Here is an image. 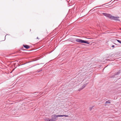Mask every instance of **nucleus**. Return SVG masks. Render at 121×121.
Here are the masks:
<instances>
[{"instance_id": "1", "label": "nucleus", "mask_w": 121, "mask_h": 121, "mask_svg": "<svg viewBox=\"0 0 121 121\" xmlns=\"http://www.w3.org/2000/svg\"><path fill=\"white\" fill-rule=\"evenodd\" d=\"M103 15L113 20L116 21H120L119 19V17H115L109 14H108L106 13H103Z\"/></svg>"}, {"instance_id": "2", "label": "nucleus", "mask_w": 121, "mask_h": 121, "mask_svg": "<svg viewBox=\"0 0 121 121\" xmlns=\"http://www.w3.org/2000/svg\"><path fill=\"white\" fill-rule=\"evenodd\" d=\"M76 41L78 42L81 43H84L87 44H89V43L88 42L83 40L82 39H77L76 40Z\"/></svg>"}, {"instance_id": "3", "label": "nucleus", "mask_w": 121, "mask_h": 121, "mask_svg": "<svg viewBox=\"0 0 121 121\" xmlns=\"http://www.w3.org/2000/svg\"><path fill=\"white\" fill-rule=\"evenodd\" d=\"M53 116L55 119L56 121V120L57 119V117H63L65 116L66 117H69V116L68 115H53Z\"/></svg>"}, {"instance_id": "4", "label": "nucleus", "mask_w": 121, "mask_h": 121, "mask_svg": "<svg viewBox=\"0 0 121 121\" xmlns=\"http://www.w3.org/2000/svg\"><path fill=\"white\" fill-rule=\"evenodd\" d=\"M120 73V72L119 71L117 72L112 77V78H116L117 77V76Z\"/></svg>"}, {"instance_id": "5", "label": "nucleus", "mask_w": 121, "mask_h": 121, "mask_svg": "<svg viewBox=\"0 0 121 121\" xmlns=\"http://www.w3.org/2000/svg\"><path fill=\"white\" fill-rule=\"evenodd\" d=\"M23 46L26 49H28L30 48V46L27 45H23Z\"/></svg>"}, {"instance_id": "6", "label": "nucleus", "mask_w": 121, "mask_h": 121, "mask_svg": "<svg viewBox=\"0 0 121 121\" xmlns=\"http://www.w3.org/2000/svg\"><path fill=\"white\" fill-rule=\"evenodd\" d=\"M44 120L45 121H52L51 119H49L48 118H46Z\"/></svg>"}, {"instance_id": "7", "label": "nucleus", "mask_w": 121, "mask_h": 121, "mask_svg": "<svg viewBox=\"0 0 121 121\" xmlns=\"http://www.w3.org/2000/svg\"><path fill=\"white\" fill-rule=\"evenodd\" d=\"M88 84V83H86L85 84H84L82 86V87L83 89Z\"/></svg>"}, {"instance_id": "8", "label": "nucleus", "mask_w": 121, "mask_h": 121, "mask_svg": "<svg viewBox=\"0 0 121 121\" xmlns=\"http://www.w3.org/2000/svg\"><path fill=\"white\" fill-rule=\"evenodd\" d=\"M51 119L52 121H56L53 115L52 116Z\"/></svg>"}, {"instance_id": "9", "label": "nucleus", "mask_w": 121, "mask_h": 121, "mask_svg": "<svg viewBox=\"0 0 121 121\" xmlns=\"http://www.w3.org/2000/svg\"><path fill=\"white\" fill-rule=\"evenodd\" d=\"M106 103H110V102L109 101H107L106 102Z\"/></svg>"}, {"instance_id": "10", "label": "nucleus", "mask_w": 121, "mask_h": 121, "mask_svg": "<svg viewBox=\"0 0 121 121\" xmlns=\"http://www.w3.org/2000/svg\"><path fill=\"white\" fill-rule=\"evenodd\" d=\"M117 41L119 43L121 44V41L120 40H117Z\"/></svg>"}, {"instance_id": "11", "label": "nucleus", "mask_w": 121, "mask_h": 121, "mask_svg": "<svg viewBox=\"0 0 121 121\" xmlns=\"http://www.w3.org/2000/svg\"><path fill=\"white\" fill-rule=\"evenodd\" d=\"M83 88L82 87L80 88L78 90V91H80L82 90L83 89Z\"/></svg>"}, {"instance_id": "12", "label": "nucleus", "mask_w": 121, "mask_h": 121, "mask_svg": "<svg viewBox=\"0 0 121 121\" xmlns=\"http://www.w3.org/2000/svg\"><path fill=\"white\" fill-rule=\"evenodd\" d=\"M93 106L92 107L90 108V110H91L92 109V108L93 107Z\"/></svg>"}, {"instance_id": "13", "label": "nucleus", "mask_w": 121, "mask_h": 121, "mask_svg": "<svg viewBox=\"0 0 121 121\" xmlns=\"http://www.w3.org/2000/svg\"><path fill=\"white\" fill-rule=\"evenodd\" d=\"M114 47V45H112V48H113Z\"/></svg>"}, {"instance_id": "14", "label": "nucleus", "mask_w": 121, "mask_h": 121, "mask_svg": "<svg viewBox=\"0 0 121 121\" xmlns=\"http://www.w3.org/2000/svg\"><path fill=\"white\" fill-rule=\"evenodd\" d=\"M37 39H39V38H38V37H37Z\"/></svg>"}, {"instance_id": "15", "label": "nucleus", "mask_w": 121, "mask_h": 121, "mask_svg": "<svg viewBox=\"0 0 121 121\" xmlns=\"http://www.w3.org/2000/svg\"><path fill=\"white\" fill-rule=\"evenodd\" d=\"M108 3H107V4H108ZM104 5V4H103V5Z\"/></svg>"}]
</instances>
